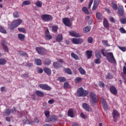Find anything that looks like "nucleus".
<instances>
[{"instance_id": "1", "label": "nucleus", "mask_w": 126, "mask_h": 126, "mask_svg": "<svg viewBox=\"0 0 126 126\" xmlns=\"http://www.w3.org/2000/svg\"><path fill=\"white\" fill-rule=\"evenodd\" d=\"M105 49H102L101 50V52L103 56L106 58V59L108 61V62L112 63H116L117 62L114 57L113 53L108 52L107 54H105Z\"/></svg>"}, {"instance_id": "2", "label": "nucleus", "mask_w": 126, "mask_h": 126, "mask_svg": "<svg viewBox=\"0 0 126 126\" xmlns=\"http://www.w3.org/2000/svg\"><path fill=\"white\" fill-rule=\"evenodd\" d=\"M90 102L93 105H95L99 102V97L93 92L90 93Z\"/></svg>"}, {"instance_id": "3", "label": "nucleus", "mask_w": 126, "mask_h": 126, "mask_svg": "<svg viewBox=\"0 0 126 126\" xmlns=\"http://www.w3.org/2000/svg\"><path fill=\"white\" fill-rule=\"evenodd\" d=\"M23 22L22 20L18 19L17 20H14L11 23V25L10 26V30H14V28L18 27Z\"/></svg>"}, {"instance_id": "4", "label": "nucleus", "mask_w": 126, "mask_h": 126, "mask_svg": "<svg viewBox=\"0 0 126 126\" xmlns=\"http://www.w3.org/2000/svg\"><path fill=\"white\" fill-rule=\"evenodd\" d=\"M77 94L78 97H86L89 94V92L84 90L83 88L80 87L77 91Z\"/></svg>"}, {"instance_id": "5", "label": "nucleus", "mask_w": 126, "mask_h": 126, "mask_svg": "<svg viewBox=\"0 0 126 126\" xmlns=\"http://www.w3.org/2000/svg\"><path fill=\"white\" fill-rule=\"evenodd\" d=\"M41 19L45 22H51L53 20V17L52 15L49 14H43L41 16Z\"/></svg>"}, {"instance_id": "6", "label": "nucleus", "mask_w": 126, "mask_h": 126, "mask_svg": "<svg viewBox=\"0 0 126 126\" xmlns=\"http://www.w3.org/2000/svg\"><path fill=\"white\" fill-rule=\"evenodd\" d=\"M113 118L115 122H117L120 117V114L117 110H114L112 112Z\"/></svg>"}, {"instance_id": "7", "label": "nucleus", "mask_w": 126, "mask_h": 126, "mask_svg": "<svg viewBox=\"0 0 126 126\" xmlns=\"http://www.w3.org/2000/svg\"><path fill=\"white\" fill-rule=\"evenodd\" d=\"M63 63V60H60L58 62L53 63V65L54 68L58 69V68H61V67H62Z\"/></svg>"}, {"instance_id": "8", "label": "nucleus", "mask_w": 126, "mask_h": 126, "mask_svg": "<svg viewBox=\"0 0 126 126\" xmlns=\"http://www.w3.org/2000/svg\"><path fill=\"white\" fill-rule=\"evenodd\" d=\"M71 41L75 44H81L84 42V39L82 38H73L72 39Z\"/></svg>"}, {"instance_id": "9", "label": "nucleus", "mask_w": 126, "mask_h": 126, "mask_svg": "<svg viewBox=\"0 0 126 126\" xmlns=\"http://www.w3.org/2000/svg\"><path fill=\"white\" fill-rule=\"evenodd\" d=\"M82 108L87 112H92V109L90 107V105L87 103H84L82 105Z\"/></svg>"}, {"instance_id": "10", "label": "nucleus", "mask_w": 126, "mask_h": 126, "mask_svg": "<svg viewBox=\"0 0 126 126\" xmlns=\"http://www.w3.org/2000/svg\"><path fill=\"white\" fill-rule=\"evenodd\" d=\"M101 101L104 110L105 111H107L108 110V106L106 100H105L103 97H101Z\"/></svg>"}, {"instance_id": "11", "label": "nucleus", "mask_w": 126, "mask_h": 126, "mask_svg": "<svg viewBox=\"0 0 126 126\" xmlns=\"http://www.w3.org/2000/svg\"><path fill=\"white\" fill-rule=\"evenodd\" d=\"M39 87L41 88V89H43V90H47V91H49L52 89V88L47 84H40L39 85Z\"/></svg>"}, {"instance_id": "12", "label": "nucleus", "mask_w": 126, "mask_h": 126, "mask_svg": "<svg viewBox=\"0 0 126 126\" xmlns=\"http://www.w3.org/2000/svg\"><path fill=\"white\" fill-rule=\"evenodd\" d=\"M36 51L40 55H44L46 52V50L42 47H36Z\"/></svg>"}, {"instance_id": "13", "label": "nucleus", "mask_w": 126, "mask_h": 126, "mask_svg": "<svg viewBox=\"0 0 126 126\" xmlns=\"http://www.w3.org/2000/svg\"><path fill=\"white\" fill-rule=\"evenodd\" d=\"M63 22L67 27H71V24L70 23V20L68 18H64L63 19Z\"/></svg>"}, {"instance_id": "14", "label": "nucleus", "mask_w": 126, "mask_h": 126, "mask_svg": "<svg viewBox=\"0 0 126 126\" xmlns=\"http://www.w3.org/2000/svg\"><path fill=\"white\" fill-rule=\"evenodd\" d=\"M45 37L46 40H49L52 39V36L50 34L49 29L46 30L45 32Z\"/></svg>"}, {"instance_id": "15", "label": "nucleus", "mask_w": 126, "mask_h": 126, "mask_svg": "<svg viewBox=\"0 0 126 126\" xmlns=\"http://www.w3.org/2000/svg\"><path fill=\"white\" fill-rule=\"evenodd\" d=\"M2 46H3V49H4V51L8 53L9 52V49L6 46L7 43L4 40H2Z\"/></svg>"}, {"instance_id": "16", "label": "nucleus", "mask_w": 126, "mask_h": 126, "mask_svg": "<svg viewBox=\"0 0 126 126\" xmlns=\"http://www.w3.org/2000/svg\"><path fill=\"white\" fill-rule=\"evenodd\" d=\"M109 90L113 95H117L118 94V91L116 88L113 86L110 87Z\"/></svg>"}, {"instance_id": "17", "label": "nucleus", "mask_w": 126, "mask_h": 126, "mask_svg": "<svg viewBox=\"0 0 126 126\" xmlns=\"http://www.w3.org/2000/svg\"><path fill=\"white\" fill-rule=\"evenodd\" d=\"M118 13L121 16H123L124 15V8L122 5H120L118 7Z\"/></svg>"}, {"instance_id": "18", "label": "nucleus", "mask_w": 126, "mask_h": 126, "mask_svg": "<svg viewBox=\"0 0 126 126\" xmlns=\"http://www.w3.org/2000/svg\"><path fill=\"white\" fill-rule=\"evenodd\" d=\"M57 120V116L56 115H53L52 116H50L48 120H47V122H50L51 121H56Z\"/></svg>"}, {"instance_id": "19", "label": "nucleus", "mask_w": 126, "mask_h": 126, "mask_svg": "<svg viewBox=\"0 0 126 126\" xmlns=\"http://www.w3.org/2000/svg\"><path fill=\"white\" fill-rule=\"evenodd\" d=\"M103 26L104 27L108 30H109L110 27H109V24L108 23V20L106 19H104L103 21Z\"/></svg>"}, {"instance_id": "20", "label": "nucleus", "mask_w": 126, "mask_h": 126, "mask_svg": "<svg viewBox=\"0 0 126 126\" xmlns=\"http://www.w3.org/2000/svg\"><path fill=\"white\" fill-rule=\"evenodd\" d=\"M63 39V34L62 33L59 34L56 37V41L58 42H60Z\"/></svg>"}, {"instance_id": "21", "label": "nucleus", "mask_w": 126, "mask_h": 126, "mask_svg": "<svg viewBox=\"0 0 126 126\" xmlns=\"http://www.w3.org/2000/svg\"><path fill=\"white\" fill-rule=\"evenodd\" d=\"M69 33L71 36L73 37H78L79 36V33L73 31H69Z\"/></svg>"}, {"instance_id": "22", "label": "nucleus", "mask_w": 126, "mask_h": 126, "mask_svg": "<svg viewBox=\"0 0 126 126\" xmlns=\"http://www.w3.org/2000/svg\"><path fill=\"white\" fill-rule=\"evenodd\" d=\"M35 94L38 97H44V93L38 90L35 91Z\"/></svg>"}, {"instance_id": "23", "label": "nucleus", "mask_w": 126, "mask_h": 126, "mask_svg": "<svg viewBox=\"0 0 126 126\" xmlns=\"http://www.w3.org/2000/svg\"><path fill=\"white\" fill-rule=\"evenodd\" d=\"M86 55L87 56V58L88 59H91L93 56V51L90 50L86 51Z\"/></svg>"}, {"instance_id": "24", "label": "nucleus", "mask_w": 126, "mask_h": 126, "mask_svg": "<svg viewBox=\"0 0 126 126\" xmlns=\"http://www.w3.org/2000/svg\"><path fill=\"white\" fill-rule=\"evenodd\" d=\"M43 71L45 73H46V74H47V75H51L52 73L51 70L47 67H45L43 69Z\"/></svg>"}, {"instance_id": "25", "label": "nucleus", "mask_w": 126, "mask_h": 126, "mask_svg": "<svg viewBox=\"0 0 126 126\" xmlns=\"http://www.w3.org/2000/svg\"><path fill=\"white\" fill-rule=\"evenodd\" d=\"M78 71L81 75H85V74H86V71L82 67H80L78 68Z\"/></svg>"}, {"instance_id": "26", "label": "nucleus", "mask_w": 126, "mask_h": 126, "mask_svg": "<svg viewBox=\"0 0 126 126\" xmlns=\"http://www.w3.org/2000/svg\"><path fill=\"white\" fill-rule=\"evenodd\" d=\"M11 113H14V110L11 109H7L4 113L8 116L10 115Z\"/></svg>"}, {"instance_id": "27", "label": "nucleus", "mask_w": 126, "mask_h": 126, "mask_svg": "<svg viewBox=\"0 0 126 126\" xmlns=\"http://www.w3.org/2000/svg\"><path fill=\"white\" fill-rule=\"evenodd\" d=\"M68 116L71 118H73L74 113L72 109H69L67 112Z\"/></svg>"}, {"instance_id": "28", "label": "nucleus", "mask_w": 126, "mask_h": 126, "mask_svg": "<svg viewBox=\"0 0 126 126\" xmlns=\"http://www.w3.org/2000/svg\"><path fill=\"white\" fill-rule=\"evenodd\" d=\"M34 63L37 65H42V61L40 59H34Z\"/></svg>"}, {"instance_id": "29", "label": "nucleus", "mask_w": 126, "mask_h": 126, "mask_svg": "<svg viewBox=\"0 0 126 126\" xmlns=\"http://www.w3.org/2000/svg\"><path fill=\"white\" fill-rule=\"evenodd\" d=\"M95 56L97 59H101L102 58L101 54L99 51H96L95 52Z\"/></svg>"}, {"instance_id": "30", "label": "nucleus", "mask_w": 126, "mask_h": 126, "mask_svg": "<svg viewBox=\"0 0 126 126\" xmlns=\"http://www.w3.org/2000/svg\"><path fill=\"white\" fill-rule=\"evenodd\" d=\"M71 56L75 60H80V58L79 57V56L77 54H76L74 53H71Z\"/></svg>"}, {"instance_id": "31", "label": "nucleus", "mask_w": 126, "mask_h": 126, "mask_svg": "<svg viewBox=\"0 0 126 126\" xmlns=\"http://www.w3.org/2000/svg\"><path fill=\"white\" fill-rule=\"evenodd\" d=\"M18 38L21 41H24L25 38V35L22 33H19L18 34Z\"/></svg>"}, {"instance_id": "32", "label": "nucleus", "mask_w": 126, "mask_h": 126, "mask_svg": "<svg viewBox=\"0 0 126 126\" xmlns=\"http://www.w3.org/2000/svg\"><path fill=\"white\" fill-rule=\"evenodd\" d=\"M58 29H59V27L57 25H53L52 26V32H57Z\"/></svg>"}, {"instance_id": "33", "label": "nucleus", "mask_w": 126, "mask_h": 126, "mask_svg": "<svg viewBox=\"0 0 126 126\" xmlns=\"http://www.w3.org/2000/svg\"><path fill=\"white\" fill-rule=\"evenodd\" d=\"M35 4L36 7L41 8L42 6V2L40 0H37L35 2Z\"/></svg>"}, {"instance_id": "34", "label": "nucleus", "mask_w": 126, "mask_h": 126, "mask_svg": "<svg viewBox=\"0 0 126 126\" xmlns=\"http://www.w3.org/2000/svg\"><path fill=\"white\" fill-rule=\"evenodd\" d=\"M91 30V26H86L84 29L83 32L85 33H87L88 32H89Z\"/></svg>"}, {"instance_id": "35", "label": "nucleus", "mask_w": 126, "mask_h": 126, "mask_svg": "<svg viewBox=\"0 0 126 126\" xmlns=\"http://www.w3.org/2000/svg\"><path fill=\"white\" fill-rule=\"evenodd\" d=\"M19 53V55L21 56H26V57H28L29 55L28 54L25 52H23L22 51H18Z\"/></svg>"}, {"instance_id": "36", "label": "nucleus", "mask_w": 126, "mask_h": 126, "mask_svg": "<svg viewBox=\"0 0 126 126\" xmlns=\"http://www.w3.org/2000/svg\"><path fill=\"white\" fill-rule=\"evenodd\" d=\"M6 60L3 58H0V65H4L6 63Z\"/></svg>"}, {"instance_id": "37", "label": "nucleus", "mask_w": 126, "mask_h": 126, "mask_svg": "<svg viewBox=\"0 0 126 126\" xmlns=\"http://www.w3.org/2000/svg\"><path fill=\"white\" fill-rule=\"evenodd\" d=\"M96 17L98 20H101L102 19V14L100 12H97L96 13Z\"/></svg>"}, {"instance_id": "38", "label": "nucleus", "mask_w": 126, "mask_h": 126, "mask_svg": "<svg viewBox=\"0 0 126 126\" xmlns=\"http://www.w3.org/2000/svg\"><path fill=\"white\" fill-rule=\"evenodd\" d=\"M102 45H104V46L109 47V46H110V45H109V44H108V40H102Z\"/></svg>"}, {"instance_id": "39", "label": "nucleus", "mask_w": 126, "mask_h": 126, "mask_svg": "<svg viewBox=\"0 0 126 126\" xmlns=\"http://www.w3.org/2000/svg\"><path fill=\"white\" fill-rule=\"evenodd\" d=\"M18 31L24 33H26V30L24 28H18Z\"/></svg>"}, {"instance_id": "40", "label": "nucleus", "mask_w": 126, "mask_h": 126, "mask_svg": "<svg viewBox=\"0 0 126 126\" xmlns=\"http://www.w3.org/2000/svg\"><path fill=\"white\" fill-rule=\"evenodd\" d=\"M82 80V78L77 77L75 79L74 81L75 83H81Z\"/></svg>"}, {"instance_id": "41", "label": "nucleus", "mask_w": 126, "mask_h": 126, "mask_svg": "<svg viewBox=\"0 0 126 126\" xmlns=\"http://www.w3.org/2000/svg\"><path fill=\"white\" fill-rule=\"evenodd\" d=\"M58 80L60 81V82H64L66 81V79L64 77H60L58 78Z\"/></svg>"}, {"instance_id": "42", "label": "nucleus", "mask_w": 126, "mask_h": 126, "mask_svg": "<svg viewBox=\"0 0 126 126\" xmlns=\"http://www.w3.org/2000/svg\"><path fill=\"white\" fill-rule=\"evenodd\" d=\"M31 4V2L29 0H26L22 2V6H23L24 5H29Z\"/></svg>"}, {"instance_id": "43", "label": "nucleus", "mask_w": 126, "mask_h": 126, "mask_svg": "<svg viewBox=\"0 0 126 126\" xmlns=\"http://www.w3.org/2000/svg\"><path fill=\"white\" fill-rule=\"evenodd\" d=\"M64 71L67 74H70V75L72 74V72L71 70L69 68H67L65 69Z\"/></svg>"}, {"instance_id": "44", "label": "nucleus", "mask_w": 126, "mask_h": 126, "mask_svg": "<svg viewBox=\"0 0 126 126\" xmlns=\"http://www.w3.org/2000/svg\"><path fill=\"white\" fill-rule=\"evenodd\" d=\"M82 11L86 14H89L90 13L88 11V8L85 7V6H84L82 7Z\"/></svg>"}, {"instance_id": "45", "label": "nucleus", "mask_w": 126, "mask_h": 126, "mask_svg": "<svg viewBox=\"0 0 126 126\" xmlns=\"http://www.w3.org/2000/svg\"><path fill=\"white\" fill-rule=\"evenodd\" d=\"M44 114L45 117L47 118L46 121L48 120V119L50 117V112L48 110H46L44 112Z\"/></svg>"}, {"instance_id": "46", "label": "nucleus", "mask_w": 126, "mask_h": 126, "mask_svg": "<svg viewBox=\"0 0 126 126\" xmlns=\"http://www.w3.org/2000/svg\"><path fill=\"white\" fill-rule=\"evenodd\" d=\"M0 32L3 33H6V31L5 30L4 28L1 25H0Z\"/></svg>"}, {"instance_id": "47", "label": "nucleus", "mask_w": 126, "mask_h": 126, "mask_svg": "<svg viewBox=\"0 0 126 126\" xmlns=\"http://www.w3.org/2000/svg\"><path fill=\"white\" fill-rule=\"evenodd\" d=\"M51 61L49 59H46L45 60V63H44L45 65H49L51 64Z\"/></svg>"}, {"instance_id": "48", "label": "nucleus", "mask_w": 126, "mask_h": 126, "mask_svg": "<svg viewBox=\"0 0 126 126\" xmlns=\"http://www.w3.org/2000/svg\"><path fill=\"white\" fill-rule=\"evenodd\" d=\"M109 21L112 23H115L116 22V20L113 17H109Z\"/></svg>"}, {"instance_id": "49", "label": "nucleus", "mask_w": 126, "mask_h": 126, "mask_svg": "<svg viewBox=\"0 0 126 126\" xmlns=\"http://www.w3.org/2000/svg\"><path fill=\"white\" fill-rule=\"evenodd\" d=\"M112 6L113 8H114L115 10H117L118 9V5L116 3H115L114 2H112Z\"/></svg>"}, {"instance_id": "50", "label": "nucleus", "mask_w": 126, "mask_h": 126, "mask_svg": "<svg viewBox=\"0 0 126 126\" xmlns=\"http://www.w3.org/2000/svg\"><path fill=\"white\" fill-rule=\"evenodd\" d=\"M69 83L67 82H65L63 84V88L65 89H67L68 88H69Z\"/></svg>"}, {"instance_id": "51", "label": "nucleus", "mask_w": 126, "mask_h": 126, "mask_svg": "<svg viewBox=\"0 0 126 126\" xmlns=\"http://www.w3.org/2000/svg\"><path fill=\"white\" fill-rule=\"evenodd\" d=\"M13 16H14V18H17L19 17V12L18 11L14 12L13 14Z\"/></svg>"}, {"instance_id": "52", "label": "nucleus", "mask_w": 126, "mask_h": 126, "mask_svg": "<svg viewBox=\"0 0 126 126\" xmlns=\"http://www.w3.org/2000/svg\"><path fill=\"white\" fill-rule=\"evenodd\" d=\"M99 87L104 88L105 87V84L102 81H99L98 83Z\"/></svg>"}, {"instance_id": "53", "label": "nucleus", "mask_w": 126, "mask_h": 126, "mask_svg": "<svg viewBox=\"0 0 126 126\" xmlns=\"http://www.w3.org/2000/svg\"><path fill=\"white\" fill-rule=\"evenodd\" d=\"M101 63V59L99 58H96L94 61V63L96 64H99Z\"/></svg>"}, {"instance_id": "54", "label": "nucleus", "mask_w": 126, "mask_h": 126, "mask_svg": "<svg viewBox=\"0 0 126 126\" xmlns=\"http://www.w3.org/2000/svg\"><path fill=\"white\" fill-rule=\"evenodd\" d=\"M87 41H88V42L89 43H92L93 42V37H89L88 38Z\"/></svg>"}, {"instance_id": "55", "label": "nucleus", "mask_w": 126, "mask_h": 126, "mask_svg": "<svg viewBox=\"0 0 126 126\" xmlns=\"http://www.w3.org/2000/svg\"><path fill=\"white\" fill-rule=\"evenodd\" d=\"M55 103V100L54 99H50L48 101V103L50 105H52Z\"/></svg>"}, {"instance_id": "56", "label": "nucleus", "mask_w": 126, "mask_h": 126, "mask_svg": "<svg viewBox=\"0 0 126 126\" xmlns=\"http://www.w3.org/2000/svg\"><path fill=\"white\" fill-rule=\"evenodd\" d=\"M118 48L124 52L126 51V47H125L118 46Z\"/></svg>"}, {"instance_id": "57", "label": "nucleus", "mask_w": 126, "mask_h": 126, "mask_svg": "<svg viewBox=\"0 0 126 126\" xmlns=\"http://www.w3.org/2000/svg\"><path fill=\"white\" fill-rule=\"evenodd\" d=\"M120 31L122 33H126V30L124 28H120Z\"/></svg>"}, {"instance_id": "58", "label": "nucleus", "mask_w": 126, "mask_h": 126, "mask_svg": "<svg viewBox=\"0 0 126 126\" xmlns=\"http://www.w3.org/2000/svg\"><path fill=\"white\" fill-rule=\"evenodd\" d=\"M112 78H113V76L110 74L106 76V79H112Z\"/></svg>"}, {"instance_id": "59", "label": "nucleus", "mask_w": 126, "mask_h": 126, "mask_svg": "<svg viewBox=\"0 0 126 126\" xmlns=\"http://www.w3.org/2000/svg\"><path fill=\"white\" fill-rule=\"evenodd\" d=\"M100 0H94V4L96 5H98L99 4Z\"/></svg>"}, {"instance_id": "60", "label": "nucleus", "mask_w": 126, "mask_h": 126, "mask_svg": "<svg viewBox=\"0 0 126 126\" xmlns=\"http://www.w3.org/2000/svg\"><path fill=\"white\" fill-rule=\"evenodd\" d=\"M121 22L123 24H125L126 23V18L121 19Z\"/></svg>"}, {"instance_id": "61", "label": "nucleus", "mask_w": 126, "mask_h": 126, "mask_svg": "<svg viewBox=\"0 0 126 126\" xmlns=\"http://www.w3.org/2000/svg\"><path fill=\"white\" fill-rule=\"evenodd\" d=\"M123 71L124 74L126 75V66H123Z\"/></svg>"}, {"instance_id": "62", "label": "nucleus", "mask_w": 126, "mask_h": 126, "mask_svg": "<svg viewBox=\"0 0 126 126\" xmlns=\"http://www.w3.org/2000/svg\"><path fill=\"white\" fill-rule=\"evenodd\" d=\"M97 7H98V5L94 4L93 6L92 7V10H95L96 9V8H97Z\"/></svg>"}, {"instance_id": "63", "label": "nucleus", "mask_w": 126, "mask_h": 126, "mask_svg": "<svg viewBox=\"0 0 126 126\" xmlns=\"http://www.w3.org/2000/svg\"><path fill=\"white\" fill-rule=\"evenodd\" d=\"M43 71V70L42 68H39L37 69V71L38 73H42Z\"/></svg>"}, {"instance_id": "64", "label": "nucleus", "mask_w": 126, "mask_h": 126, "mask_svg": "<svg viewBox=\"0 0 126 126\" xmlns=\"http://www.w3.org/2000/svg\"><path fill=\"white\" fill-rule=\"evenodd\" d=\"M80 117L82 118V119H86V116L83 113H81V114H80Z\"/></svg>"}]
</instances>
